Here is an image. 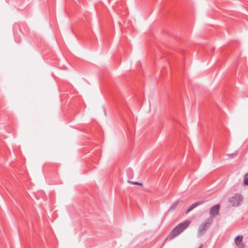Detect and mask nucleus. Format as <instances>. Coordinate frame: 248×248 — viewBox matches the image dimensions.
<instances>
[{
    "label": "nucleus",
    "instance_id": "14",
    "mask_svg": "<svg viewBox=\"0 0 248 248\" xmlns=\"http://www.w3.org/2000/svg\"><path fill=\"white\" fill-rule=\"evenodd\" d=\"M202 244H201V246H200V247H199V248H202Z\"/></svg>",
    "mask_w": 248,
    "mask_h": 248
},
{
    "label": "nucleus",
    "instance_id": "10",
    "mask_svg": "<svg viewBox=\"0 0 248 248\" xmlns=\"http://www.w3.org/2000/svg\"><path fill=\"white\" fill-rule=\"evenodd\" d=\"M237 155V152H235L234 153L232 154H228V155L231 158H233L235 156H236Z\"/></svg>",
    "mask_w": 248,
    "mask_h": 248
},
{
    "label": "nucleus",
    "instance_id": "6",
    "mask_svg": "<svg viewBox=\"0 0 248 248\" xmlns=\"http://www.w3.org/2000/svg\"><path fill=\"white\" fill-rule=\"evenodd\" d=\"M180 202L181 201L178 200L176 201L175 202H173V204L171 205V207H170V208L169 209V211H172L174 210L176 208L178 204L180 203Z\"/></svg>",
    "mask_w": 248,
    "mask_h": 248
},
{
    "label": "nucleus",
    "instance_id": "12",
    "mask_svg": "<svg viewBox=\"0 0 248 248\" xmlns=\"http://www.w3.org/2000/svg\"><path fill=\"white\" fill-rule=\"evenodd\" d=\"M194 208L193 207V206H192V205H191L190 206H189L188 209L186 210V214H188L189 212H190L192 210H193Z\"/></svg>",
    "mask_w": 248,
    "mask_h": 248
},
{
    "label": "nucleus",
    "instance_id": "3",
    "mask_svg": "<svg viewBox=\"0 0 248 248\" xmlns=\"http://www.w3.org/2000/svg\"><path fill=\"white\" fill-rule=\"evenodd\" d=\"M243 200V198L241 194L235 193L233 196L229 198V201L232 206L236 207L242 202Z\"/></svg>",
    "mask_w": 248,
    "mask_h": 248
},
{
    "label": "nucleus",
    "instance_id": "1",
    "mask_svg": "<svg viewBox=\"0 0 248 248\" xmlns=\"http://www.w3.org/2000/svg\"><path fill=\"white\" fill-rule=\"evenodd\" d=\"M190 223V222L189 220H186L179 223L169 234L166 238V240H171L178 236L188 227Z\"/></svg>",
    "mask_w": 248,
    "mask_h": 248
},
{
    "label": "nucleus",
    "instance_id": "11",
    "mask_svg": "<svg viewBox=\"0 0 248 248\" xmlns=\"http://www.w3.org/2000/svg\"><path fill=\"white\" fill-rule=\"evenodd\" d=\"M194 208L193 207V206H192V205H191L190 206H189L188 209L186 210V214H188L189 212H190L192 210H193Z\"/></svg>",
    "mask_w": 248,
    "mask_h": 248
},
{
    "label": "nucleus",
    "instance_id": "2",
    "mask_svg": "<svg viewBox=\"0 0 248 248\" xmlns=\"http://www.w3.org/2000/svg\"><path fill=\"white\" fill-rule=\"evenodd\" d=\"M212 218H208L205 222H203L199 227L198 236H201L203 235L206 230L210 227L212 223Z\"/></svg>",
    "mask_w": 248,
    "mask_h": 248
},
{
    "label": "nucleus",
    "instance_id": "9",
    "mask_svg": "<svg viewBox=\"0 0 248 248\" xmlns=\"http://www.w3.org/2000/svg\"><path fill=\"white\" fill-rule=\"evenodd\" d=\"M244 184L248 185V173H246L244 176Z\"/></svg>",
    "mask_w": 248,
    "mask_h": 248
},
{
    "label": "nucleus",
    "instance_id": "4",
    "mask_svg": "<svg viewBox=\"0 0 248 248\" xmlns=\"http://www.w3.org/2000/svg\"><path fill=\"white\" fill-rule=\"evenodd\" d=\"M220 205L219 204H216L212 206L210 210V215L211 217H214L219 214Z\"/></svg>",
    "mask_w": 248,
    "mask_h": 248
},
{
    "label": "nucleus",
    "instance_id": "8",
    "mask_svg": "<svg viewBox=\"0 0 248 248\" xmlns=\"http://www.w3.org/2000/svg\"><path fill=\"white\" fill-rule=\"evenodd\" d=\"M205 202L204 200H200L199 201H197L194 203H193L192 205L193 208H195V207H197L198 206L203 203Z\"/></svg>",
    "mask_w": 248,
    "mask_h": 248
},
{
    "label": "nucleus",
    "instance_id": "13",
    "mask_svg": "<svg viewBox=\"0 0 248 248\" xmlns=\"http://www.w3.org/2000/svg\"><path fill=\"white\" fill-rule=\"evenodd\" d=\"M133 184L137 185H140V186H141L142 185V183H140L139 182H134V183H133Z\"/></svg>",
    "mask_w": 248,
    "mask_h": 248
},
{
    "label": "nucleus",
    "instance_id": "5",
    "mask_svg": "<svg viewBox=\"0 0 248 248\" xmlns=\"http://www.w3.org/2000/svg\"><path fill=\"white\" fill-rule=\"evenodd\" d=\"M243 236L242 235L237 236L234 239L235 245L238 248H244V244L242 243Z\"/></svg>",
    "mask_w": 248,
    "mask_h": 248
},
{
    "label": "nucleus",
    "instance_id": "7",
    "mask_svg": "<svg viewBox=\"0 0 248 248\" xmlns=\"http://www.w3.org/2000/svg\"><path fill=\"white\" fill-rule=\"evenodd\" d=\"M205 202L204 200H200L199 201H197L194 203H193L192 205L193 208H195V207H197L198 206L203 203Z\"/></svg>",
    "mask_w": 248,
    "mask_h": 248
}]
</instances>
